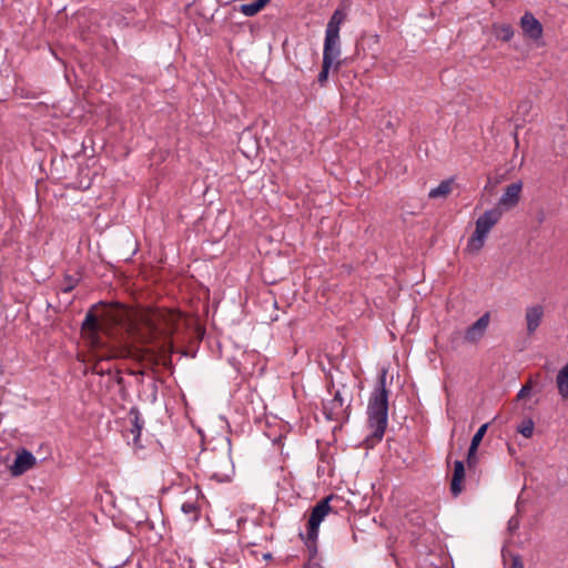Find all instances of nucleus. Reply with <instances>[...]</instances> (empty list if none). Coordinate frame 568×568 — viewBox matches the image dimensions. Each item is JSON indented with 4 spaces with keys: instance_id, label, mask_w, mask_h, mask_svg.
I'll list each match as a JSON object with an SVG mask.
<instances>
[{
    "instance_id": "nucleus-1",
    "label": "nucleus",
    "mask_w": 568,
    "mask_h": 568,
    "mask_svg": "<svg viewBox=\"0 0 568 568\" xmlns=\"http://www.w3.org/2000/svg\"><path fill=\"white\" fill-rule=\"evenodd\" d=\"M122 308V304L118 302L109 304L100 301L88 310L81 324L82 336L93 349L103 353L102 358H124L132 354L125 334L113 339L111 326L122 322V315L119 313Z\"/></svg>"
},
{
    "instance_id": "nucleus-2",
    "label": "nucleus",
    "mask_w": 568,
    "mask_h": 568,
    "mask_svg": "<svg viewBox=\"0 0 568 568\" xmlns=\"http://www.w3.org/2000/svg\"><path fill=\"white\" fill-rule=\"evenodd\" d=\"M386 375L387 371L383 369L378 376L377 385L368 399L367 422L373 432L366 438V442L372 446L383 439L387 427L389 392L386 388Z\"/></svg>"
},
{
    "instance_id": "nucleus-3",
    "label": "nucleus",
    "mask_w": 568,
    "mask_h": 568,
    "mask_svg": "<svg viewBox=\"0 0 568 568\" xmlns=\"http://www.w3.org/2000/svg\"><path fill=\"white\" fill-rule=\"evenodd\" d=\"M343 499L336 495H329L321 499L312 509L310 518L306 524V535L300 534V537L305 544L307 551L317 552V537L318 528L324 518L329 514H337V506L332 503L341 504Z\"/></svg>"
},
{
    "instance_id": "nucleus-4",
    "label": "nucleus",
    "mask_w": 568,
    "mask_h": 568,
    "mask_svg": "<svg viewBox=\"0 0 568 568\" xmlns=\"http://www.w3.org/2000/svg\"><path fill=\"white\" fill-rule=\"evenodd\" d=\"M501 215V210L494 207L477 219L475 231L467 242V250L470 253H478L484 247L488 233L498 223Z\"/></svg>"
},
{
    "instance_id": "nucleus-5",
    "label": "nucleus",
    "mask_w": 568,
    "mask_h": 568,
    "mask_svg": "<svg viewBox=\"0 0 568 568\" xmlns=\"http://www.w3.org/2000/svg\"><path fill=\"white\" fill-rule=\"evenodd\" d=\"M322 412L327 420L338 423V428H341L342 425L347 423L349 419L351 399L345 403V398L342 396L341 390H336L331 399L323 400Z\"/></svg>"
},
{
    "instance_id": "nucleus-6",
    "label": "nucleus",
    "mask_w": 568,
    "mask_h": 568,
    "mask_svg": "<svg viewBox=\"0 0 568 568\" xmlns=\"http://www.w3.org/2000/svg\"><path fill=\"white\" fill-rule=\"evenodd\" d=\"M207 475L219 483L231 480L234 467L229 453L213 455L207 464Z\"/></svg>"
},
{
    "instance_id": "nucleus-7",
    "label": "nucleus",
    "mask_w": 568,
    "mask_h": 568,
    "mask_svg": "<svg viewBox=\"0 0 568 568\" xmlns=\"http://www.w3.org/2000/svg\"><path fill=\"white\" fill-rule=\"evenodd\" d=\"M346 13L336 9L331 16L325 31L324 45L336 47L341 49L339 28L345 21Z\"/></svg>"
},
{
    "instance_id": "nucleus-8",
    "label": "nucleus",
    "mask_w": 568,
    "mask_h": 568,
    "mask_svg": "<svg viewBox=\"0 0 568 568\" xmlns=\"http://www.w3.org/2000/svg\"><path fill=\"white\" fill-rule=\"evenodd\" d=\"M341 49L336 47L324 45L322 70L317 75V82L324 87L328 80L329 71L333 67L335 59L339 58Z\"/></svg>"
},
{
    "instance_id": "nucleus-9",
    "label": "nucleus",
    "mask_w": 568,
    "mask_h": 568,
    "mask_svg": "<svg viewBox=\"0 0 568 568\" xmlns=\"http://www.w3.org/2000/svg\"><path fill=\"white\" fill-rule=\"evenodd\" d=\"M36 465V457L27 450L22 448L17 453L16 459L13 464L10 466V471L12 476H20L31 469Z\"/></svg>"
},
{
    "instance_id": "nucleus-10",
    "label": "nucleus",
    "mask_w": 568,
    "mask_h": 568,
    "mask_svg": "<svg viewBox=\"0 0 568 568\" xmlns=\"http://www.w3.org/2000/svg\"><path fill=\"white\" fill-rule=\"evenodd\" d=\"M520 27L525 37L531 40H539L542 37V24L531 12H526L520 18Z\"/></svg>"
},
{
    "instance_id": "nucleus-11",
    "label": "nucleus",
    "mask_w": 568,
    "mask_h": 568,
    "mask_svg": "<svg viewBox=\"0 0 568 568\" xmlns=\"http://www.w3.org/2000/svg\"><path fill=\"white\" fill-rule=\"evenodd\" d=\"M490 321L489 313L483 314L475 323L467 327L464 339L468 343H477L484 336Z\"/></svg>"
},
{
    "instance_id": "nucleus-12",
    "label": "nucleus",
    "mask_w": 568,
    "mask_h": 568,
    "mask_svg": "<svg viewBox=\"0 0 568 568\" xmlns=\"http://www.w3.org/2000/svg\"><path fill=\"white\" fill-rule=\"evenodd\" d=\"M523 190V182L518 181L509 184L503 195L499 199L498 205L504 206L505 209L515 207L520 201V193Z\"/></svg>"
},
{
    "instance_id": "nucleus-13",
    "label": "nucleus",
    "mask_w": 568,
    "mask_h": 568,
    "mask_svg": "<svg viewBox=\"0 0 568 568\" xmlns=\"http://www.w3.org/2000/svg\"><path fill=\"white\" fill-rule=\"evenodd\" d=\"M466 471L463 460H456L454 463L453 476L450 479V493L454 497H457L464 490L463 483L465 480Z\"/></svg>"
},
{
    "instance_id": "nucleus-14",
    "label": "nucleus",
    "mask_w": 568,
    "mask_h": 568,
    "mask_svg": "<svg viewBox=\"0 0 568 568\" xmlns=\"http://www.w3.org/2000/svg\"><path fill=\"white\" fill-rule=\"evenodd\" d=\"M544 315V308L540 305L531 306L526 310L527 331L532 334L540 325Z\"/></svg>"
},
{
    "instance_id": "nucleus-15",
    "label": "nucleus",
    "mask_w": 568,
    "mask_h": 568,
    "mask_svg": "<svg viewBox=\"0 0 568 568\" xmlns=\"http://www.w3.org/2000/svg\"><path fill=\"white\" fill-rule=\"evenodd\" d=\"M129 416L131 418V433L133 434V443L134 445L139 446L141 432L144 426V420L141 417L140 410L138 407L133 406L129 410Z\"/></svg>"
},
{
    "instance_id": "nucleus-16",
    "label": "nucleus",
    "mask_w": 568,
    "mask_h": 568,
    "mask_svg": "<svg viewBox=\"0 0 568 568\" xmlns=\"http://www.w3.org/2000/svg\"><path fill=\"white\" fill-rule=\"evenodd\" d=\"M163 318L162 314H155L154 317L150 318L146 323V326L149 328L150 335H151V342L155 343V339H161V345L158 347L160 351H163V327L160 324V321Z\"/></svg>"
},
{
    "instance_id": "nucleus-17",
    "label": "nucleus",
    "mask_w": 568,
    "mask_h": 568,
    "mask_svg": "<svg viewBox=\"0 0 568 568\" xmlns=\"http://www.w3.org/2000/svg\"><path fill=\"white\" fill-rule=\"evenodd\" d=\"M556 383L560 396L568 399V363L558 372Z\"/></svg>"
},
{
    "instance_id": "nucleus-18",
    "label": "nucleus",
    "mask_w": 568,
    "mask_h": 568,
    "mask_svg": "<svg viewBox=\"0 0 568 568\" xmlns=\"http://www.w3.org/2000/svg\"><path fill=\"white\" fill-rule=\"evenodd\" d=\"M494 34L498 40L508 42L514 37V28L508 23L494 24Z\"/></svg>"
},
{
    "instance_id": "nucleus-19",
    "label": "nucleus",
    "mask_w": 568,
    "mask_h": 568,
    "mask_svg": "<svg viewBox=\"0 0 568 568\" xmlns=\"http://www.w3.org/2000/svg\"><path fill=\"white\" fill-rule=\"evenodd\" d=\"M452 180H445L438 186L432 189L428 193L430 199L446 197L452 192Z\"/></svg>"
},
{
    "instance_id": "nucleus-20",
    "label": "nucleus",
    "mask_w": 568,
    "mask_h": 568,
    "mask_svg": "<svg viewBox=\"0 0 568 568\" xmlns=\"http://www.w3.org/2000/svg\"><path fill=\"white\" fill-rule=\"evenodd\" d=\"M80 282V276L64 274L61 291L63 293L72 292Z\"/></svg>"
},
{
    "instance_id": "nucleus-21",
    "label": "nucleus",
    "mask_w": 568,
    "mask_h": 568,
    "mask_svg": "<svg viewBox=\"0 0 568 568\" xmlns=\"http://www.w3.org/2000/svg\"><path fill=\"white\" fill-rule=\"evenodd\" d=\"M488 426L489 424L486 423V424H483L478 429L477 432L475 433V435L473 436L471 438V442H470V446L469 447H473V448H477L479 447L487 429H488Z\"/></svg>"
},
{
    "instance_id": "nucleus-22",
    "label": "nucleus",
    "mask_w": 568,
    "mask_h": 568,
    "mask_svg": "<svg viewBox=\"0 0 568 568\" xmlns=\"http://www.w3.org/2000/svg\"><path fill=\"white\" fill-rule=\"evenodd\" d=\"M534 422L531 418L523 420L521 425L518 426L517 430L524 437L530 438L534 434Z\"/></svg>"
},
{
    "instance_id": "nucleus-23",
    "label": "nucleus",
    "mask_w": 568,
    "mask_h": 568,
    "mask_svg": "<svg viewBox=\"0 0 568 568\" xmlns=\"http://www.w3.org/2000/svg\"><path fill=\"white\" fill-rule=\"evenodd\" d=\"M240 12H242L246 17H254L256 16L261 10V8L256 4V2L251 3H244L241 4L239 8Z\"/></svg>"
},
{
    "instance_id": "nucleus-24",
    "label": "nucleus",
    "mask_w": 568,
    "mask_h": 568,
    "mask_svg": "<svg viewBox=\"0 0 568 568\" xmlns=\"http://www.w3.org/2000/svg\"><path fill=\"white\" fill-rule=\"evenodd\" d=\"M367 40L372 41L374 43H378L379 38H378V36L374 34V36H369L368 38L363 36L361 39H358L355 44V53L357 55H359L362 51L363 52L365 51V43Z\"/></svg>"
},
{
    "instance_id": "nucleus-25",
    "label": "nucleus",
    "mask_w": 568,
    "mask_h": 568,
    "mask_svg": "<svg viewBox=\"0 0 568 568\" xmlns=\"http://www.w3.org/2000/svg\"><path fill=\"white\" fill-rule=\"evenodd\" d=\"M477 450V448H468L466 463L469 470L474 469L478 463Z\"/></svg>"
},
{
    "instance_id": "nucleus-26",
    "label": "nucleus",
    "mask_w": 568,
    "mask_h": 568,
    "mask_svg": "<svg viewBox=\"0 0 568 568\" xmlns=\"http://www.w3.org/2000/svg\"><path fill=\"white\" fill-rule=\"evenodd\" d=\"M181 509L184 514L193 515L194 519H197L199 507L194 503H184Z\"/></svg>"
},
{
    "instance_id": "nucleus-27",
    "label": "nucleus",
    "mask_w": 568,
    "mask_h": 568,
    "mask_svg": "<svg viewBox=\"0 0 568 568\" xmlns=\"http://www.w3.org/2000/svg\"><path fill=\"white\" fill-rule=\"evenodd\" d=\"M307 552H308V559L304 564L303 568H322V566L315 560L317 552H315L314 555L311 551H307Z\"/></svg>"
},
{
    "instance_id": "nucleus-28",
    "label": "nucleus",
    "mask_w": 568,
    "mask_h": 568,
    "mask_svg": "<svg viewBox=\"0 0 568 568\" xmlns=\"http://www.w3.org/2000/svg\"><path fill=\"white\" fill-rule=\"evenodd\" d=\"M531 393V383L528 382L527 384H525L520 390L518 392L517 394V399H524L526 397H528Z\"/></svg>"
},
{
    "instance_id": "nucleus-29",
    "label": "nucleus",
    "mask_w": 568,
    "mask_h": 568,
    "mask_svg": "<svg viewBox=\"0 0 568 568\" xmlns=\"http://www.w3.org/2000/svg\"><path fill=\"white\" fill-rule=\"evenodd\" d=\"M509 568H524L523 559L520 555L511 556V565Z\"/></svg>"
},
{
    "instance_id": "nucleus-30",
    "label": "nucleus",
    "mask_w": 568,
    "mask_h": 568,
    "mask_svg": "<svg viewBox=\"0 0 568 568\" xmlns=\"http://www.w3.org/2000/svg\"><path fill=\"white\" fill-rule=\"evenodd\" d=\"M348 60H349L348 58H345V59H343V60H341V59H338V58H337V59H335V61H334V63H333V67H332L333 71H334V72H337V71L341 69V67H342L343 64H345V63H347V62H348Z\"/></svg>"
},
{
    "instance_id": "nucleus-31",
    "label": "nucleus",
    "mask_w": 568,
    "mask_h": 568,
    "mask_svg": "<svg viewBox=\"0 0 568 568\" xmlns=\"http://www.w3.org/2000/svg\"><path fill=\"white\" fill-rule=\"evenodd\" d=\"M271 0H255L256 4L263 10Z\"/></svg>"
},
{
    "instance_id": "nucleus-32",
    "label": "nucleus",
    "mask_w": 568,
    "mask_h": 568,
    "mask_svg": "<svg viewBox=\"0 0 568 568\" xmlns=\"http://www.w3.org/2000/svg\"><path fill=\"white\" fill-rule=\"evenodd\" d=\"M115 383H116L118 385H123V383H124V379H123V377L120 375V372H118V374H116V376H115Z\"/></svg>"
},
{
    "instance_id": "nucleus-33",
    "label": "nucleus",
    "mask_w": 568,
    "mask_h": 568,
    "mask_svg": "<svg viewBox=\"0 0 568 568\" xmlns=\"http://www.w3.org/2000/svg\"><path fill=\"white\" fill-rule=\"evenodd\" d=\"M271 558V554L265 555V559Z\"/></svg>"
}]
</instances>
